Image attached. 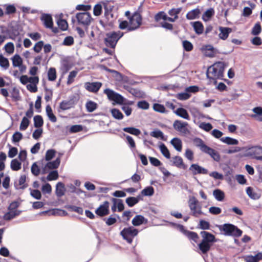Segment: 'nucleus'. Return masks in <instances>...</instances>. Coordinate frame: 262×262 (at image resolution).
<instances>
[{
	"label": "nucleus",
	"mask_w": 262,
	"mask_h": 262,
	"mask_svg": "<svg viewBox=\"0 0 262 262\" xmlns=\"http://www.w3.org/2000/svg\"><path fill=\"white\" fill-rule=\"evenodd\" d=\"M123 35L124 33L120 31L108 32L105 35L104 43L107 47L114 49L117 42Z\"/></svg>",
	"instance_id": "4"
},
{
	"label": "nucleus",
	"mask_w": 262,
	"mask_h": 262,
	"mask_svg": "<svg viewBox=\"0 0 262 262\" xmlns=\"http://www.w3.org/2000/svg\"><path fill=\"white\" fill-rule=\"evenodd\" d=\"M43 124L42 117L40 115H36L34 117V125L36 128L41 127Z\"/></svg>",
	"instance_id": "38"
},
{
	"label": "nucleus",
	"mask_w": 262,
	"mask_h": 262,
	"mask_svg": "<svg viewBox=\"0 0 262 262\" xmlns=\"http://www.w3.org/2000/svg\"><path fill=\"white\" fill-rule=\"evenodd\" d=\"M102 6L101 4H96L93 9V14L95 16H98L102 13Z\"/></svg>",
	"instance_id": "58"
},
{
	"label": "nucleus",
	"mask_w": 262,
	"mask_h": 262,
	"mask_svg": "<svg viewBox=\"0 0 262 262\" xmlns=\"http://www.w3.org/2000/svg\"><path fill=\"white\" fill-rule=\"evenodd\" d=\"M102 86L100 82H87L85 83V89L90 92L97 93Z\"/></svg>",
	"instance_id": "10"
},
{
	"label": "nucleus",
	"mask_w": 262,
	"mask_h": 262,
	"mask_svg": "<svg viewBox=\"0 0 262 262\" xmlns=\"http://www.w3.org/2000/svg\"><path fill=\"white\" fill-rule=\"evenodd\" d=\"M66 189L64 185L62 182H58L56 187V194L57 196L61 197L64 195Z\"/></svg>",
	"instance_id": "21"
},
{
	"label": "nucleus",
	"mask_w": 262,
	"mask_h": 262,
	"mask_svg": "<svg viewBox=\"0 0 262 262\" xmlns=\"http://www.w3.org/2000/svg\"><path fill=\"white\" fill-rule=\"evenodd\" d=\"M40 19L44 26L47 28H53V21L52 16L49 14H43Z\"/></svg>",
	"instance_id": "15"
},
{
	"label": "nucleus",
	"mask_w": 262,
	"mask_h": 262,
	"mask_svg": "<svg viewBox=\"0 0 262 262\" xmlns=\"http://www.w3.org/2000/svg\"><path fill=\"white\" fill-rule=\"evenodd\" d=\"M183 47L184 49L187 52L191 51L193 50V45L188 40H184L183 41Z\"/></svg>",
	"instance_id": "56"
},
{
	"label": "nucleus",
	"mask_w": 262,
	"mask_h": 262,
	"mask_svg": "<svg viewBox=\"0 0 262 262\" xmlns=\"http://www.w3.org/2000/svg\"><path fill=\"white\" fill-rule=\"evenodd\" d=\"M244 259L246 262H258L262 260V252H258L254 256L249 255L245 256Z\"/></svg>",
	"instance_id": "19"
},
{
	"label": "nucleus",
	"mask_w": 262,
	"mask_h": 262,
	"mask_svg": "<svg viewBox=\"0 0 262 262\" xmlns=\"http://www.w3.org/2000/svg\"><path fill=\"white\" fill-rule=\"evenodd\" d=\"M23 138V135L21 133L16 132L12 136V141L13 143L18 142Z\"/></svg>",
	"instance_id": "55"
},
{
	"label": "nucleus",
	"mask_w": 262,
	"mask_h": 262,
	"mask_svg": "<svg viewBox=\"0 0 262 262\" xmlns=\"http://www.w3.org/2000/svg\"><path fill=\"white\" fill-rule=\"evenodd\" d=\"M98 107V104L91 100L88 101L85 104V107L89 113L94 112Z\"/></svg>",
	"instance_id": "31"
},
{
	"label": "nucleus",
	"mask_w": 262,
	"mask_h": 262,
	"mask_svg": "<svg viewBox=\"0 0 262 262\" xmlns=\"http://www.w3.org/2000/svg\"><path fill=\"white\" fill-rule=\"evenodd\" d=\"M189 170L191 171L193 175L198 174H204L208 173V170L199 166L197 164H192L189 167Z\"/></svg>",
	"instance_id": "13"
},
{
	"label": "nucleus",
	"mask_w": 262,
	"mask_h": 262,
	"mask_svg": "<svg viewBox=\"0 0 262 262\" xmlns=\"http://www.w3.org/2000/svg\"><path fill=\"white\" fill-rule=\"evenodd\" d=\"M249 155L257 160H262V147L256 146L250 148L248 150Z\"/></svg>",
	"instance_id": "9"
},
{
	"label": "nucleus",
	"mask_w": 262,
	"mask_h": 262,
	"mask_svg": "<svg viewBox=\"0 0 262 262\" xmlns=\"http://www.w3.org/2000/svg\"><path fill=\"white\" fill-rule=\"evenodd\" d=\"M125 89L135 97H139L141 95V92L139 90L129 86H125Z\"/></svg>",
	"instance_id": "46"
},
{
	"label": "nucleus",
	"mask_w": 262,
	"mask_h": 262,
	"mask_svg": "<svg viewBox=\"0 0 262 262\" xmlns=\"http://www.w3.org/2000/svg\"><path fill=\"white\" fill-rule=\"evenodd\" d=\"M108 99L115 102L118 104H122L124 101V98L120 94L115 93L113 90L106 89L104 91Z\"/></svg>",
	"instance_id": "8"
},
{
	"label": "nucleus",
	"mask_w": 262,
	"mask_h": 262,
	"mask_svg": "<svg viewBox=\"0 0 262 262\" xmlns=\"http://www.w3.org/2000/svg\"><path fill=\"white\" fill-rule=\"evenodd\" d=\"M30 124V121L26 117H24L21 120L19 129L20 130H25L28 127Z\"/></svg>",
	"instance_id": "43"
},
{
	"label": "nucleus",
	"mask_w": 262,
	"mask_h": 262,
	"mask_svg": "<svg viewBox=\"0 0 262 262\" xmlns=\"http://www.w3.org/2000/svg\"><path fill=\"white\" fill-rule=\"evenodd\" d=\"M160 149L162 154L167 159H169L170 158V152L167 147L163 143H162L160 145Z\"/></svg>",
	"instance_id": "47"
},
{
	"label": "nucleus",
	"mask_w": 262,
	"mask_h": 262,
	"mask_svg": "<svg viewBox=\"0 0 262 262\" xmlns=\"http://www.w3.org/2000/svg\"><path fill=\"white\" fill-rule=\"evenodd\" d=\"M191 96V95L188 93V92H184L179 93L177 95V98L179 100H186L188 99Z\"/></svg>",
	"instance_id": "60"
},
{
	"label": "nucleus",
	"mask_w": 262,
	"mask_h": 262,
	"mask_svg": "<svg viewBox=\"0 0 262 262\" xmlns=\"http://www.w3.org/2000/svg\"><path fill=\"white\" fill-rule=\"evenodd\" d=\"M75 102L73 99L62 101L59 106L58 112L60 113L61 111H66L73 108L75 106Z\"/></svg>",
	"instance_id": "11"
},
{
	"label": "nucleus",
	"mask_w": 262,
	"mask_h": 262,
	"mask_svg": "<svg viewBox=\"0 0 262 262\" xmlns=\"http://www.w3.org/2000/svg\"><path fill=\"white\" fill-rule=\"evenodd\" d=\"M188 125L187 122H183L180 120H177L174 121L173 126V128L177 131L186 133L187 131L186 126Z\"/></svg>",
	"instance_id": "16"
},
{
	"label": "nucleus",
	"mask_w": 262,
	"mask_h": 262,
	"mask_svg": "<svg viewBox=\"0 0 262 262\" xmlns=\"http://www.w3.org/2000/svg\"><path fill=\"white\" fill-rule=\"evenodd\" d=\"M123 130L125 132L129 133L135 136H139L141 134V131L140 129L134 127H124Z\"/></svg>",
	"instance_id": "34"
},
{
	"label": "nucleus",
	"mask_w": 262,
	"mask_h": 262,
	"mask_svg": "<svg viewBox=\"0 0 262 262\" xmlns=\"http://www.w3.org/2000/svg\"><path fill=\"white\" fill-rule=\"evenodd\" d=\"M213 194L215 198L219 201H222L225 198L224 192L220 189H216L213 192Z\"/></svg>",
	"instance_id": "35"
},
{
	"label": "nucleus",
	"mask_w": 262,
	"mask_h": 262,
	"mask_svg": "<svg viewBox=\"0 0 262 262\" xmlns=\"http://www.w3.org/2000/svg\"><path fill=\"white\" fill-rule=\"evenodd\" d=\"M111 113L113 117L115 119L120 120L123 118L122 113L117 108H113L111 110Z\"/></svg>",
	"instance_id": "49"
},
{
	"label": "nucleus",
	"mask_w": 262,
	"mask_h": 262,
	"mask_svg": "<svg viewBox=\"0 0 262 262\" xmlns=\"http://www.w3.org/2000/svg\"><path fill=\"white\" fill-rule=\"evenodd\" d=\"M19 206L18 202L16 201H14L12 202L8 207L9 212L7 213H20L19 212H17V209Z\"/></svg>",
	"instance_id": "45"
},
{
	"label": "nucleus",
	"mask_w": 262,
	"mask_h": 262,
	"mask_svg": "<svg viewBox=\"0 0 262 262\" xmlns=\"http://www.w3.org/2000/svg\"><path fill=\"white\" fill-rule=\"evenodd\" d=\"M199 127L206 132H209L212 128L211 124L206 122H202Z\"/></svg>",
	"instance_id": "64"
},
{
	"label": "nucleus",
	"mask_w": 262,
	"mask_h": 262,
	"mask_svg": "<svg viewBox=\"0 0 262 262\" xmlns=\"http://www.w3.org/2000/svg\"><path fill=\"white\" fill-rule=\"evenodd\" d=\"M82 130L83 127L81 125H74L70 127L69 131L71 133H75L81 132Z\"/></svg>",
	"instance_id": "63"
},
{
	"label": "nucleus",
	"mask_w": 262,
	"mask_h": 262,
	"mask_svg": "<svg viewBox=\"0 0 262 262\" xmlns=\"http://www.w3.org/2000/svg\"><path fill=\"white\" fill-rule=\"evenodd\" d=\"M140 197L137 198L130 196L126 199V203L129 207H133L138 203Z\"/></svg>",
	"instance_id": "40"
},
{
	"label": "nucleus",
	"mask_w": 262,
	"mask_h": 262,
	"mask_svg": "<svg viewBox=\"0 0 262 262\" xmlns=\"http://www.w3.org/2000/svg\"><path fill=\"white\" fill-rule=\"evenodd\" d=\"M185 235L190 239L193 240L194 242L197 243L199 237L196 233L192 231H186Z\"/></svg>",
	"instance_id": "41"
},
{
	"label": "nucleus",
	"mask_w": 262,
	"mask_h": 262,
	"mask_svg": "<svg viewBox=\"0 0 262 262\" xmlns=\"http://www.w3.org/2000/svg\"><path fill=\"white\" fill-rule=\"evenodd\" d=\"M46 111L47 115L48 117L49 120L52 122H56L57 121L56 117L53 114L52 109L49 105H47L46 107Z\"/></svg>",
	"instance_id": "23"
},
{
	"label": "nucleus",
	"mask_w": 262,
	"mask_h": 262,
	"mask_svg": "<svg viewBox=\"0 0 262 262\" xmlns=\"http://www.w3.org/2000/svg\"><path fill=\"white\" fill-rule=\"evenodd\" d=\"M216 54L214 48L211 46H207L204 49V55L208 57H213Z\"/></svg>",
	"instance_id": "26"
},
{
	"label": "nucleus",
	"mask_w": 262,
	"mask_h": 262,
	"mask_svg": "<svg viewBox=\"0 0 262 262\" xmlns=\"http://www.w3.org/2000/svg\"><path fill=\"white\" fill-rule=\"evenodd\" d=\"M58 173L57 170L51 171L47 177L48 181H51L56 180L58 178Z\"/></svg>",
	"instance_id": "53"
},
{
	"label": "nucleus",
	"mask_w": 262,
	"mask_h": 262,
	"mask_svg": "<svg viewBox=\"0 0 262 262\" xmlns=\"http://www.w3.org/2000/svg\"><path fill=\"white\" fill-rule=\"evenodd\" d=\"M154 193V189L152 186L145 188L141 191V194L144 196H151Z\"/></svg>",
	"instance_id": "48"
},
{
	"label": "nucleus",
	"mask_w": 262,
	"mask_h": 262,
	"mask_svg": "<svg viewBox=\"0 0 262 262\" xmlns=\"http://www.w3.org/2000/svg\"><path fill=\"white\" fill-rule=\"evenodd\" d=\"M234 229V225L230 224H225L223 227V230L227 235L231 236Z\"/></svg>",
	"instance_id": "30"
},
{
	"label": "nucleus",
	"mask_w": 262,
	"mask_h": 262,
	"mask_svg": "<svg viewBox=\"0 0 262 262\" xmlns=\"http://www.w3.org/2000/svg\"><path fill=\"white\" fill-rule=\"evenodd\" d=\"M146 222L147 220L141 215H136L132 220V223L134 226H139Z\"/></svg>",
	"instance_id": "22"
},
{
	"label": "nucleus",
	"mask_w": 262,
	"mask_h": 262,
	"mask_svg": "<svg viewBox=\"0 0 262 262\" xmlns=\"http://www.w3.org/2000/svg\"><path fill=\"white\" fill-rule=\"evenodd\" d=\"M200 234L203 239L198 245L199 248L202 253L206 254L216 242L215 237L214 235L206 231H201Z\"/></svg>",
	"instance_id": "2"
},
{
	"label": "nucleus",
	"mask_w": 262,
	"mask_h": 262,
	"mask_svg": "<svg viewBox=\"0 0 262 262\" xmlns=\"http://www.w3.org/2000/svg\"><path fill=\"white\" fill-rule=\"evenodd\" d=\"M10 63L8 59L5 57L2 54H0V66L7 70L9 68Z\"/></svg>",
	"instance_id": "36"
},
{
	"label": "nucleus",
	"mask_w": 262,
	"mask_h": 262,
	"mask_svg": "<svg viewBox=\"0 0 262 262\" xmlns=\"http://www.w3.org/2000/svg\"><path fill=\"white\" fill-rule=\"evenodd\" d=\"M173 164L179 168L186 169L187 167V165L184 163L183 159L180 156H175L173 158Z\"/></svg>",
	"instance_id": "18"
},
{
	"label": "nucleus",
	"mask_w": 262,
	"mask_h": 262,
	"mask_svg": "<svg viewBox=\"0 0 262 262\" xmlns=\"http://www.w3.org/2000/svg\"><path fill=\"white\" fill-rule=\"evenodd\" d=\"M226 64L224 62L218 61L208 68L206 76L210 82L214 84L217 83V79H223Z\"/></svg>",
	"instance_id": "1"
},
{
	"label": "nucleus",
	"mask_w": 262,
	"mask_h": 262,
	"mask_svg": "<svg viewBox=\"0 0 262 262\" xmlns=\"http://www.w3.org/2000/svg\"><path fill=\"white\" fill-rule=\"evenodd\" d=\"M153 109L157 112L163 113L165 112V108L162 104L155 103L153 105Z\"/></svg>",
	"instance_id": "57"
},
{
	"label": "nucleus",
	"mask_w": 262,
	"mask_h": 262,
	"mask_svg": "<svg viewBox=\"0 0 262 262\" xmlns=\"http://www.w3.org/2000/svg\"><path fill=\"white\" fill-rule=\"evenodd\" d=\"M31 171L32 173L35 176H38L40 172V169L37 165L36 163H34L31 166Z\"/></svg>",
	"instance_id": "54"
},
{
	"label": "nucleus",
	"mask_w": 262,
	"mask_h": 262,
	"mask_svg": "<svg viewBox=\"0 0 262 262\" xmlns=\"http://www.w3.org/2000/svg\"><path fill=\"white\" fill-rule=\"evenodd\" d=\"M57 77L56 71L54 68H50L48 72V78L49 81H54Z\"/></svg>",
	"instance_id": "37"
},
{
	"label": "nucleus",
	"mask_w": 262,
	"mask_h": 262,
	"mask_svg": "<svg viewBox=\"0 0 262 262\" xmlns=\"http://www.w3.org/2000/svg\"><path fill=\"white\" fill-rule=\"evenodd\" d=\"M193 142L195 145L199 147L202 152L208 154L216 161L220 160V156L217 151L206 145L201 139L196 138L194 139Z\"/></svg>",
	"instance_id": "3"
},
{
	"label": "nucleus",
	"mask_w": 262,
	"mask_h": 262,
	"mask_svg": "<svg viewBox=\"0 0 262 262\" xmlns=\"http://www.w3.org/2000/svg\"><path fill=\"white\" fill-rule=\"evenodd\" d=\"M214 14L213 9L210 8L206 10L203 15V19L205 21L208 20Z\"/></svg>",
	"instance_id": "44"
},
{
	"label": "nucleus",
	"mask_w": 262,
	"mask_h": 262,
	"mask_svg": "<svg viewBox=\"0 0 262 262\" xmlns=\"http://www.w3.org/2000/svg\"><path fill=\"white\" fill-rule=\"evenodd\" d=\"M200 11L199 9H193L188 12L186 14V18L189 20L195 19L199 17Z\"/></svg>",
	"instance_id": "25"
},
{
	"label": "nucleus",
	"mask_w": 262,
	"mask_h": 262,
	"mask_svg": "<svg viewBox=\"0 0 262 262\" xmlns=\"http://www.w3.org/2000/svg\"><path fill=\"white\" fill-rule=\"evenodd\" d=\"M109 203L107 201H105L104 203L100 205L95 211V213H109Z\"/></svg>",
	"instance_id": "24"
},
{
	"label": "nucleus",
	"mask_w": 262,
	"mask_h": 262,
	"mask_svg": "<svg viewBox=\"0 0 262 262\" xmlns=\"http://www.w3.org/2000/svg\"><path fill=\"white\" fill-rule=\"evenodd\" d=\"M219 30L220 31L219 36L222 40H226L232 31V29L229 27H220Z\"/></svg>",
	"instance_id": "17"
},
{
	"label": "nucleus",
	"mask_w": 262,
	"mask_h": 262,
	"mask_svg": "<svg viewBox=\"0 0 262 262\" xmlns=\"http://www.w3.org/2000/svg\"><path fill=\"white\" fill-rule=\"evenodd\" d=\"M5 49L7 53L12 54L14 52V47L12 42H8L5 46Z\"/></svg>",
	"instance_id": "61"
},
{
	"label": "nucleus",
	"mask_w": 262,
	"mask_h": 262,
	"mask_svg": "<svg viewBox=\"0 0 262 262\" xmlns=\"http://www.w3.org/2000/svg\"><path fill=\"white\" fill-rule=\"evenodd\" d=\"M171 144L174 148L178 151H181L182 148V144L181 140L177 138H174L171 141Z\"/></svg>",
	"instance_id": "28"
},
{
	"label": "nucleus",
	"mask_w": 262,
	"mask_h": 262,
	"mask_svg": "<svg viewBox=\"0 0 262 262\" xmlns=\"http://www.w3.org/2000/svg\"><path fill=\"white\" fill-rule=\"evenodd\" d=\"M76 18L78 24L84 27L89 26L92 20H93L90 13L89 12L78 13L76 15Z\"/></svg>",
	"instance_id": "6"
},
{
	"label": "nucleus",
	"mask_w": 262,
	"mask_h": 262,
	"mask_svg": "<svg viewBox=\"0 0 262 262\" xmlns=\"http://www.w3.org/2000/svg\"><path fill=\"white\" fill-rule=\"evenodd\" d=\"M138 233L137 229L134 227L124 228L121 232V234L124 239H126L129 243L133 241V238Z\"/></svg>",
	"instance_id": "7"
},
{
	"label": "nucleus",
	"mask_w": 262,
	"mask_h": 262,
	"mask_svg": "<svg viewBox=\"0 0 262 262\" xmlns=\"http://www.w3.org/2000/svg\"><path fill=\"white\" fill-rule=\"evenodd\" d=\"M112 202L113 204L111 207V209L113 212H114L117 210L118 212H121L123 210L124 204L123 203V201L121 200L113 198Z\"/></svg>",
	"instance_id": "14"
},
{
	"label": "nucleus",
	"mask_w": 262,
	"mask_h": 262,
	"mask_svg": "<svg viewBox=\"0 0 262 262\" xmlns=\"http://www.w3.org/2000/svg\"><path fill=\"white\" fill-rule=\"evenodd\" d=\"M174 113H175L177 116L184 119L187 120L190 119L189 115L187 110L184 108L179 107L177 108L176 111H174Z\"/></svg>",
	"instance_id": "20"
},
{
	"label": "nucleus",
	"mask_w": 262,
	"mask_h": 262,
	"mask_svg": "<svg viewBox=\"0 0 262 262\" xmlns=\"http://www.w3.org/2000/svg\"><path fill=\"white\" fill-rule=\"evenodd\" d=\"M43 41L42 40L39 41L35 44L33 49L34 51V52H35L37 53H38L41 51L42 48H43Z\"/></svg>",
	"instance_id": "59"
},
{
	"label": "nucleus",
	"mask_w": 262,
	"mask_h": 262,
	"mask_svg": "<svg viewBox=\"0 0 262 262\" xmlns=\"http://www.w3.org/2000/svg\"><path fill=\"white\" fill-rule=\"evenodd\" d=\"M261 25L259 22H257L252 29L251 33L253 35H257L261 32Z\"/></svg>",
	"instance_id": "50"
},
{
	"label": "nucleus",
	"mask_w": 262,
	"mask_h": 262,
	"mask_svg": "<svg viewBox=\"0 0 262 262\" xmlns=\"http://www.w3.org/2000/svg\"><path fill=\"white\" fill-rule=\"evenodd\" d=\"M45 99L46 101V102H48L52 100V97H53V91L52 90L49 89L47 88H45Z\"/></svg>",
	"instance_id": "62"
},
{
	"label": "nucleus",
	"mask_w": 262,
	"mask_h": 262,
	"mask_svg": "<svg viewBox=\"0 0 262 262\" xmlns=\"http://www.w3.org/2000/svg\"><path fill=\"white\" fill-rule=\"evenodd\" d=\"M65 208L69 211L71 212H75L77 213H82L83 212V209L81 207L74 205H67L65 206Z\"/></svg>",
	"instance_id": "51"
},
{
	"label": "nucleus",
	"mask_w": 262,
	"mask_h": 262,
	"mask_svg": "<svg viewBox=\"0 0 262 262\" xmlns=\"http://www.w3.org/2000/svg\"><path fill=\"white\" fill-rule=\"evenodd\" d=\"M221 141L228 145H237L238 142L237 140L231 138L229 137H223L221 138Z\"/></svg>",
	"instance_id": "42"
},
{
	"label": "nucleus",
	"mask_w": 262,
	"mask_h": 262,
	"mask_svg": "<svg viewBox=\"0 0 262 262\" xmlns=\"http://www.w3.org/2000/svg\"><path fill=\"white\" fill-rule=\"evenodd\" d=\"M60 163V158H57L55 160L52 162H49L46 164V167L50 169H56L58 167Z\"/></svg>",
	"instance_id": "29"
},
{
	"label": "nucleus",
	"mask_w": 262,
	"mask_h": 262,
	"mask_svg": "<svg viewBox=\"0 0 262 262\" xmlns=\"http://www.w3.org/2000/svg\"><path fill=\"white\" fill-rule=\"evenodd\" d=\"M189 206L192 213H202L199 201L194 197L190 199Z\"/></svg>",
	"instance_id": "12"
},
{
	"label": "nucleus",
	"mask_w": 262,
	"mask_h": 262,
	"mask_svg": "<svg viewBox=\"0 0 262 262\" xmlns=\"http://www.w3.org/2000/svg\"><path fill=\"white\" fill-rule=\"evenodd\" d=\"M193 27L195 33L198 34H201L204 31V26L201 21H197L192 23Z\"/></svg>",
	"instance_id": "27"
},
{
	"label": "nucleus",
	"mask_w": 262,
	"mask_h": 262,
	"mask_svg": "<svg viewBox=\"0 0 262 262\" xmlns=\"http://www.w3.org/2000/svg\"><path fill=\"white\" fill-rule=\"evenodd\" d=\"M129 25L127 28L128 32L136 30L140 28L142 24V17L138 11L134 12L130 17H128Z\"/></svg>",
	"instance_id": "5"
},
{
	"label": "nucleus",
	"mask_w": 262,
	"mask_h": 262,
	"mask_svg": "<svg viewBox=\"0 0 262 262\" xmlns=\"http://www.w3.org/2000/svg\"><path fill=\"white\" fill-rule=\"evenodd\" d=\"M7 158L6 155L4 152L0 153V171H3L5 168V161Z\"/></svg>",
	"instance_id": "52"
},
{
	"label": "nucleus",
	"mask_w": 262,
	"mask_h": 262,
	"mask_svg": "<svg viewBox=\"0 0 262 262\" xmlns=\"http://www.w3.org/2000/svg\"><path fill=\"white\" fill-rule=\"evenodd\" d=\"M57 24L59 28L62 31H66L68 28V24L65 19L59 18L57 21Z\"/></svg>",
	"instance_id": "39"
},
{
	"label": "nucleus",
	"mask_w": 262,
	"mask_h": 262,
	"mask_svg": "<svg viewBox=\"0 0 262 262\" xmlns=\"http://www.w3.org/2000/svg\"><path fill=\"white\" fill-rule=\"evenodd\" d=\"M14 67L20 66L23 63V59L18 54H15L11 58Z\"/></svg>",
	"instance_id": "32"
},
{
	"label": "nucleus",
	"mask_w": 262,
	"mask_h": 262,
	"mask_svg": "<svg viewBox=\"0 0 262 262\" xmlns=\"http://www.w3.org/2000/svg\"><path fill=\"white\" fill-rule=\"evenodd\" d=\"M10 167L12 170L18 171L21 169V163L16 159H13L11 161Z\"/></svg>",
	"instance_id": "33"
}]
</instances>
